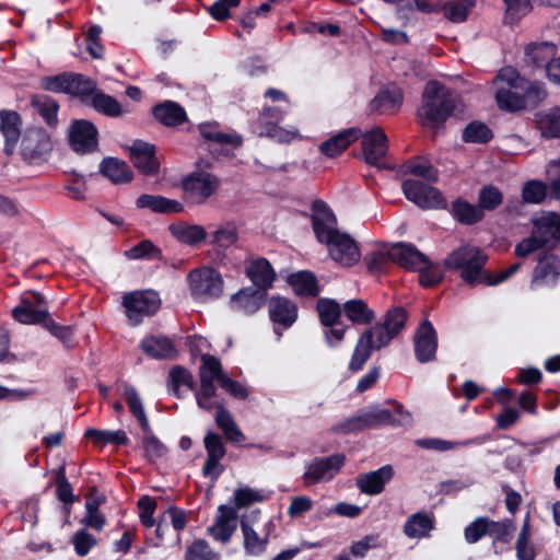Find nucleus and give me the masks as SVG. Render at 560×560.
I'll use <instances>...</instances> for the list:
<instances>
[{
  "label": "nucleus",
  "mask_w": 560,
  "mask_h": 560,
  "mask_svg": "<svg viewBox=\"0 0 560 560\" xmlns=\"http://www.w3.org/2000/svg\"><path fill=\"white\" fill-rule=\"evenodd\" d=\"M311 219L317 241L327 245L329 255L336 262L350 267L360 260L357 243L350 235L337 229V219L326 202H313Z\"/></svg>",
  "instance_id": "f257e3e1"
},
{
  "label": "nucleus",
  "mask_w": 560,
  "mask_h": 560,
  "mask_svg": "<svg viewBox=\"0 0 560 560\" xmlns=\"http://www.w3.org/2000/svg\"><path fill=\"white\" fill-rule=\"evenodd\" d=\"M406 322L407 311L405 308L394 307L388 310L383 323L365 329L360 336L349 363V369L352 372L362 370L370 359L372 350H380L388 346L405 328Z\"/></svg>",
  "instance_id": "f03ea898"
},
{
  "label": "nucleus",
  "mask_w": 560,
  "mask_h": 560,
  "mask_svg": "<svg viewBox=\"0 0 560 560\" xmlns=\"http://www.w3.org/2000/svg\"><path fill=\"white\" fill-rule=\"evenodd\" d=\"M458 95L436 81H430L422 93V105L418 109L421 124L436 128L450 117L457 107Z\"/></svg>",
  "instance_id": "7ed1b4c3"
},
{
  "label": "nucleus",
  "mask_w": 560,
  "mask_h": 560,
  "mask_svg": "<svg viewBox=\"0 0 560 560\" xmlns=\"http://www.w3.org/2000/svg\"><path fill=\"white\" fill-rule=\"evenodd\" d=\"M487 260V254L479 247L463 245L446 257L445 266L459 271L462 280L475 287L487 284L488 271L485 269Z\"/></svg>",
  "instance_id": "20e7f679"
},
{
  "label": "nucleus",
  "mask_w": 560,
  "mask_h": 560,
  "mask_svg": "<svg viewBox=\"0 0 560 560\" xmlns=\"http://www.w3.org/2000/svg\"><path fill=\"white\" fill-rule=\"evenodd\" d=\"M560 242V213L546 212L533 220V232L517 244L515 254L526 257L533 252Z\"/></svg>",
  "instance_id": "39448f33"
},
{
  "label": "nucleus",
  "mask_w": 560,
  "mask_h": 560,
  "mask_svg": "<svg viewBox=\"0 0 560 560\" xmlns=\"http://www.w3.org/2000/svg\"><path fill=\"white\" fill-rule=\"evenodd\" d=\"M13 318L24 325L42 324L52 336L58 338L66 347H71V326H60L51 317L48 310L30 307L27 301L12 310Z\"/></svg>",
  "instance_id": "423d86ee"
},
{
  "label": "nucleus",
  "mask_w": 560,
  "mask_h": 560,
  "mask_svg": "<svg viewBox=\"0 0 560 560\" xmlns=\"http://www.w3.org/2000/svg\"><path fill=\"white\" fill-rule=\"evenodd\" d=\"M191 295L199 301L219 298L223 292V279L213 268L195 269L188 275Z\"/></svg>",
  "instance_id": "0eeeda50"
},
{
  "label": "nucleus",
  "mask_w": 560,
  "mask_h": 560,
  "mask_svg": "<svg viewBox=\"0 0 560 560\" xmlns=\"http://www.w3.org/2000/svg\"><path fill=\"white\" fill-rule=\"evenodd\" d=\"M345 460V455L340 453L316 457L306 465L302 479L306 486L329 481L339 472Z\"/></svg>",
  "instance_id": "6e6552de"
},
{
  "label": "nucleus",
  "mask_w": 560,
  "mask_h": 560,
  "mask_svg": "<svg viewBox=\"0 0 560 560\" xmlns=\"http://www.w3.org/2000/svg\"><path fill=\"white\" fill-rule=\"evenodd\" d=\"M220 179L208 172L198 171L183 180V189L198 205L205 203L219 188Z\"/></svg>",
  "instance_id": "1a4fd4ad"
},
{
  "label": "nucleus",
  "mask_w": 560,
  "mask_h": 560,
  "mask_svg": "<svg viewBox=\"0 0 560 560\" xmlns=\"http://www.w3.org/2000/svg\"><path fill=\"white\" fill-rule=\"evenodd\" d=\"M401 189L405 197L422 209L442 208L445 200L435 187L417 179H406Z\"/></svg>",
  "instance_id": "9d476101"
},
{
  "label": "nucleus",
  "mask_w": 560,
  "mask_h": 560,
  "mask_svg": "<svg viewBox=\"0 0 560 560\" xmlns=\"http://www.w3.org/2000/svg\"><path fill=\"white\" fill-rule=\"evenodd\" d=\"M122 303L132 325H138L144 316L153 315L160 307V299L153 291L126 294Z\"/></svg>",
  "instance_id": "9b49d317"
},
{
  "label": "nucleus",
  "mask_w": 560,
  "mask_h": 560,
  "mask_svg": "<svg viewBox=\"0 0 560 560\" xmlns=\"http://www.w3.org/2000/svg\"><path fill=\"white\" fill-rule=\"evenodd\" d=\"M69 142L78 153H91L98 147L97 129L89 120H74L69 128Z\"/></svg>",
  "instance_id": "f8f14e48"
},
{
  "label": "nucleus",
  "mask_w": 560,
  "mask_h": 560,
  "mask_svg": "<svg viewBox=\"0 0 560 560\" xmlns=\"http://www.w3.org/2000/svg\"><path fill=\"white\" fill-rule=\"evenodd\" d=\"M413 350L416 359L420 363H428L435 360L438 334L430 320L424 319L417 328L413 336Z\"/></svg>",
  "instance_id": "ddd939ff"
},
{
  "label": "nucleus",
  "mask_w": 560,
  "mask_h": 560,
  "mask_svg": "<svg viewBox=\"0 0 560 560\" xmlns=\"http://www.w3.org/2000/svg\"><path fill=\"white\" fill-rule=\"evenodd\" d=\"M50 137L43 128L27 129L21 143V153L30 162L45 158L51 151Z\"/></svg>",
  "instance_id": "4468645a"
},
{
  "label": "nucleus",
  "mask_w": 560,
  "mask_h": 560,
  "mask_svg": "<svg viewBox=\"0 0 560 560\" xmlns=\"http://www.w3.org/2000/svg\"><path fill=\"white\" fill-rule=\"evenodd\" d=\"M205 448L207 451V460L202 468V474L206 477H212L217 480L223 471V466L220 460L225 455V447L221 436L213 432H208L203 440Z\"/></svg>",
  "instance_id": "2eb2a0df"
},
{
  "label": "nucleus",
  "mask_w": 560,
  "mask_h": 560,
  "mask_svg": "<svg viewBox=\"0 0 560 560\" xmlns=\"http://www.w3.org/2000/svg\"><path fill=\"white\" fill-rule=\"evenodd\" d=\"M361 147L364 161L378 166L380 160L387 152V137L381 128H374L362 135Z\"/></svg>",
  "instance_id": "dca6fc26"
},
{
  "label": "nucleus",
  "mask_w": 560,
  "mask_h": 560,
  "mask_svg": "<svg viewBox=\"0 0 560 560\" xmlns=\"http://www.w3.org/2000/svg\"><path fill=\"white\" fill-rule=\"evenodd\" d=\"M130 159L133 166L147 176H153L159 173V162L155 156L154 145L143 142L135 141L130 147Z\"/></svg>",
  "instance_id": "f3484780"
},
{
  "label": "nucleus",
  "mask_w": 560,
  "mask_h": 560,
  "mask_svg": "<svg viewBox=\"0 0 560 560\" xmlns=\"http://www.w3.org/2000/svg\"><path fill=\"white\" fill-rule=\"evenodd\" d=\"M237 528V511L226 505L219 506V515L215 523L208 528L209 535L214 539L226 544Z\"/></svg>",
  "instance_id": "a211bd4d"
},
{
  "label": "nucleus",
  "mask_w": 560,
  "mask_h": 560,
  "mask_svg": "<svg viewBox=\"0 0 560 560\" xmlns=\"http://www.w3.org/2000/svg\"><path fill=\"white\" fill-rule=\"evenodd\" d=\"M393 262L408 270L416 271L420 266L428 264V257L409 243H396L390 246Z\"/></svg>",
  "instance_id": "6ab92c4d"
},
{
  "label": "nucleus",
  "mask_w": 560,
  "mask_h": 560,
  "mask_svg": "<svg viewBox=\"0 0 560 560\" xmlns=\"http://www.w3.org/2000/svg\"><path fill=\"white\" fill-rule=\"evenodd\" d=\"M268 311L273 324L284 329L291 327L298 318L296 305L287 298L272 296L268 303Z\"/></svg>",
  "instance_id": "aec40b11"
},
{
  "label": "nucleus",
  "mask_w": 560,
  "mask_h": 560,
  "mask_svg": "<svg viewBox=\"0 0 560 560\" xmlns=\"http://www.w3.org/2000/svg\"><path fill=\"white\" fill-rule=\"evenodd\" d=\"M560 277V261L558 256L551 253L539 258L534 269L532 285L555 284Z\"/></svg>",
  "instance_id": "412c9836"
},
{
  "label": "nucleus",
  "mask_w": 560,
  "mask_h": 560,
  "mask_svg": "<svg viewBox=\"0 0 560 560\" xmlns=\"http://www.w3.org/2000/svg\"><path fill=\"white\" fill-rule=\"evenodd\" d=\"M266 292L254 287L240 290L231 298V307L250 315L257 312L266 301Z\"/></svg>",
  "instance_id": "4be33fe9"
},
{
  "label": "nucleus",
  "mask_w": 560,
  "mask_h": 560,
  "mask_svg": "<svg viewBox=\"0 0 560 560\" xmlns=\"http://www.w3.org/2000/svg\"><path fill=\"white\" fill-rule=\"evenodd\" d=\"M394 471L390 465H385L377 470L370 471L357 479V486L362 493L375 495L381 493L385 485L393 478Z\"/></svg>",
  "instance_id": "5701e85b"
},
{
  "label": "nucleus",
  "mask_w": 560,
  "mask_h": 560,
  "mask_svg": "<svg viewBox=\"0 0 560 560\" xmlns=\"http://www.w3.org/2000/svg\"><path fill=\"white\" fill-rule=\"evenodd\" d=\"M142 351L158 360H172L176 357V348L165 336H148L140 343Z\"/></svg>",
  "instance_id": "b1692460"
},
{
  "label": "nucleus",
  "mask_w": 560,
  "mask_h": 560,
  "mask_svg": "<svg viewBox=\"0 0 560 560\" xmlns=\"http://www.w3.org/2000/svg\"><path fill=\"white\" fill-rule=\"evenodd\" d=\"M402 103V91L396 85L382 89L370 102L372 112L394 113Z\"/></svg>",
  "instance_id": "393cba45"
},
{
  "label": "nucleus",
  "mask_w": 560,
  "mask_h": 560,
  "mask_svg": "<svg viewBox=\"0 0 560 560\" xmlns=\"http://www.w3.org/2000/svg\"><path fill=\"white\" fill-rule=\"evenodd\" d=\"M0 131L5 139L4 152L13 153L21 136V117L16 112L0 113Z\"/></svg>",
  "instance_id": "a878e982"
},
{
  "label": "nucleus",
  "mask_w": 560,
  "mask_h": 560,
  "mask_svg": "<svg viewBox=\"0 0 560 560\" xmlns=\"http://www.w3.org/2000/svg\"><path fill=\"white\" fill-rule=\"evenodd\" d=\"M154 118L166 127H176L187 120V115L178 103L165 101L152 109Z\"/></svg>",
  "instance_id": "bb28decb"
},
{
  "label": "nucleus",
  "mask_w": 560,
  "mask_h": 560,
  "mask_svg": "<svg viewBox=\"0 0 560 560\" xmlns=\"http://www.w3.org/2000/svg\"><path fill=\"white\" fill-rule=\"evenodd\" d=\"M136 206L139 209H150L156 213H178L184 210V206L177 200L149 194L139 196Z\"/></svg>",
  "instance_id": "cd10ccee"
},
{
  "label": "nucleus",
  "mask_w": 560,
  "mask_h": 560,
  "mask_svg": "<svg viewBox=\"0 0 560 560\" xmlns=\"http://www.w3.org/2000/svg\"><path fill=\"white\" fill-rule=\"evenodd\" d=\"M100 172L113 184H125L132 179V171L125 161L105 158L100 164Z\"/></svg>",
  "instance_id": "c85d7f7f"
},
{
  "label": "nucleus",
  "mask_w": 560,
  "mask_h": 560,
  "mask_svg": "<svg viewBox=\"0 0 560 560\" xmlns=\"http://www.w3.org/2000/svg\"><path fill=\"white\" fill-rule=\"evenodd\" d=\"M247 275L255 284V289L266 292L272 285L276 273L270 262L265 258L254 260L247 268Z\"/></svg>",
  "instance_id": "c756f323"
},
{
  "label": "nucleus",
  "mask_w": 560,
  "mask_h": 560,
  "mask_svg": "<svg viewBox=\"0 0 560 560\" xmlns=\"http://www.w3.org/2000/svg\"><path fill=\"white\" fill-rule=\"evenodd\" d=\"M555 56L556 45L548 42L529 44L525 49V62L536 68H544V70Z\"/></svg>",
  "instance_id": "7c9ffc66"
},
{
  "label": "nucleus",
  "mask_w": 560,
  "mask_h": 560,
  "mask_svg": "<svg viewBox=\"0 0 560 560\" xmlns=\"http://www.w3.org/2000/svg\"><path fill=\"white\" fill-rule=\"evenodd\" d=\"M215 423L222 430L228 441L240 444L245 441V435L236 424L231 412L224 405H217Z\"/></svg>",
  "instance_id": "2f4dec72"
},
{
  "label": "nucleus",
  "mask_w": 560,
  "mask_h": 560,
  "mask_svg": "<svg viewBox=\"0 0 560 560\" xmlns=\"http://www.w3.org/2000/svg\"><path fill=\"white\" fill-rule=\"evenodd\" d=\"M241 528L244 537V550L247 555L258 556L266 550L269 534L267 533L264 537H259L257 532L249 525V517L242 516Z\"/></svg>",
  "instance_id": "473e14b6"
},
{
  "label": "nucleus",
  "mask_w": 560,
  "mask_h": 560,
  "mask_svg": "<svg viewBox=\"0 0 560 560\" xmlns=\"http://www.w3.org/2000/svg\"><path fill=\"white\" fill-rule=\"evenodd\" d=\"M171 234L180 243L195 246L207 237V232L201 225L184 222L173 223L168 228Z\"/></svg>",
  "instance_id": "72a5a7b5"
},
{
  "label": "nucleus",
  "mask_w": 560,
  "mask_h": 560,
  "mask_svg": "<svg viewBox=\"0 0 560 560\" xmlns=\"http://www.w3.org/2000/svg\"><path fill=\"white\" fill-rule=\"evenodd\" d=\"M198 130L201 137L207 140L218 144H230L234 148H237L242 144V137L236 133H226L222 132L219 129V124L213 122H202L198 126Z\"/></svg>",
  "instance_id": "f704fd0d"
},
{
  "label": "nucleus",
  "mask_w": 560,
  "mask_h": 560,
  "mask_svg": "<svg viewBox=\"0 0 560 560\" xmlns=\"http://www.w3.org/2000/svg\"><path fill=\"white\" fill-rule=\"evenodd\" d=\"M31 105L49 127L58 125L59 104L56 100L45 94H35L32 96Z\"/></svg>",
  "instance_id": "c9c22d12"
},
{
  "label": "nucleus",
  "mask_w": 560,
  "mask_h": 560,
  "mask_svg": "<svg viewBox=\"0 0 560 560\" xmlns=\"http://www.w3.org/2000/svg\"><path fill=\"white\" fill-rule=\"evenodd\" d=\"M88 104L97 113L108 117H119L125 110L120 103L112 95L105 94L103 91L96 90Z\"/></svg>",
  "instance_id": "e433bc0d"
},
{
  "label": "nucleus",
  "mask_w": 560,
  "mask_h": 560,
  "mask_svg": "<svg viewBox=\"0 0 560 560\" xmlns=\"http://www.w3.org/2000/svg\"><path fill=\"white\" fill-rule=\"evenodd\" d=\"M288 283L293 288L295 294L304 296H316L319 293L317 279L310 271H299L288 277Z\"/></svg>",
  "instance_id": "4c0bfd02"
},
{
  "label": "nucleus",
  "mask_w": 560,
  "mask_h": 560,
  "mask_svg": "<svg viewBox=\"0 0 560 560\" xmlns=\"http://www.w3.org/2000/svg\"><path fill=\"white\" fill-rule=\"evenodd\" d=\"M121 390L131 415L137 418L143 431H149L150 423L137 389L132 385L124 383L121 384Z\"/></svg>",
  "instance_id": "58836bf2"
},
{
  "label": "nucleus",
  "mask_w": 560,
  "mask_h": 560,
  "mask_svg": "<svg viewBox=\"0 0 560 560\" xmlns=\"http://www.w3.org/2000/svg\"><path fill=\"white\" fill-rule=\"evenodd\" d=\"M349 320L357 325H368L375 318V313L361 299L349 300L343 304Z\"/></svg>",
  "instance_id": "ea45409f"
},
{
  "label": "nucleus",
  "mask_w": 560,
  "mask_h": 560,
  "mask_svg": "<svg viewBox=\"0 0 560 560\" xmlns=\"http://www.w3.org/2000/svg\"><path fill=\"white\" fill-rule=\"evenodd\" d=\"M201 362L199 368L200 385H211L214 384V381L221 385V378L225 375L221 362L211 354H202Z\"/></svg>",
  "instance_id": "a19ab883"
},
{
  "label": "nucleus",
  "mask_w": 560,
  "mask_h": 560,
  "mask_svg": "<svg viewBox=\"0 0 560 560\" xmlns=\"http://www.w3.org/2000/svg\"><path fill=\"white\" fill-rule=\"evenodd\" d=\"M433 528V520L423 512L412 514L404 525V533L409 538H421Z\"/></svg>",
  "instance_id": "79ce46f5"
},
{
  "label": "nucleus",
  "mask_w": 560,
  "mask_h": 560,
  "mask_svg": "<svg viewBox=\"0 0 560 560\" xmlns=\"http://www.w3.org/2000/svg\"><path fill=\"white\" fill-rule=\"evenodd\" d=\"M357 129L345 130L320 144V151L329 158H334L346 150L357 139Z\"/></svg>",
  "instance_id": "37998d69"
},
{
  "label": "nucleus",
  "mask_w": 560,
  "mask_h": 560,
  "mask_svg": "<svg viewBox=\"0 0 560 560\" xmlns=\"http://www.w3.org/2000/svg\"><path fill=\"white\" fill-rule=\"evenodd\" d=\"M520 90H514L505 86L498 88L495 92V100L498 106L501 109L508 112H515L526 107V100L518 92Z\"/></svg>",
  "instance_id": "c03bdc74"
},
{
  "label": "nucleus",
  "mask_w": 560,
  "mask_h": 560,
  "mask_svg": "<svg viewBox=\"0 0 560 560\" xmlns=\"http://www.w3.org/2000/svg\"><path fill=\"white\" fill-rule=\"evenodd\" d=\"M361 428L364 430L374 429L387 424L392 420V412L378 406L370 407L358 412Z\"/></svg>",
  "instance_id": "a18cd8bd"
},
{
  "label": "nucleus",
  "mask_w": 560,
  "mask_h": 560,
  "mask_svg": "<svg viewBox=\"0 0 560 560\" xmlns=\"http://www.w3.org/2000/svg\"><path fill=\"white\" fill-rule=\"evenodd\" d=\"M452 213L457 221L468 225L475 224L483 218L478 205L475 206L462 199L454 201Z\"/></svg>",
  "instance_id": "49530a36"
},
{
  "label": "nucleus",
  "mask_w": 560,
  "mask_h": 560,
  "mask_svg": "<svg viewBox=\"0 0 560 560\" xmlns=\"http://www.w3.org/2000/svg\"><path fill=\"white\" fill-rule=\"evenodd\" d=\"M400 173L402 175H415L427 179L428 182L438 180V171L427 161L420 159L409 160L401 165Z\"/></svg>",
  "instance_id": "de8ad7c7"
},
{
  "label": "nucleus",
  "mask_w": 560,
  "mask_h": 560,
  "mask_svg": "<svg viewBox=\"0 0 560 560\" xmlns=\"http://www.w3.org/2000/svg\"><path fill=\"white\" fill-rule=\"evenodd\" d=\"M475 7V0H453L446 2L442 10L444 16L453 23L464 22L470 10Z\"/></svg>",
  "instance_id": "09e8293b"
},
{
  "label": "nucleus",
  "mask_w": 560,
  "mask_h": 560,
  "mask_svg": "<svg viewBox=\"0 0 560 560\" xmlns=\"http://www.w3.org/2000/svg\"><path fill=\"white\" fill-rule=\"evenodd\" d=\"M85 438L94 443L115 445H125L129 441L124 430L109 431L91 428L85 431Z\"/></svg>",
  "instance_id": "8fccbe9b"
},
{
  "label": "nucleus",
  "mask_w": 560,
  "mask_h": 560,
  "mask_svg": "<svg viewBox=\"0 0 560 560\" xmlns=\"http://www.w3.org/2000/svg\"><path fill=\"white\" fill-rule=\"evenodd\" d=\"M96 90V83L92 79L80 73H70L68 94L91 98Z\"/></svg>",
  "instance_id": "3c124183"
},
{
  "label": "nucleus",
  "mask_w": 560,
  "mask_h": 560,
  "mask_svg": "<svg viewBox=\"0 0 560 560\" xmlns=\"http://www.w3.org/2000/svg\"><path fill=\"white\" fill-rule=\"evenodd\" d=\"M317 312L319 315L320 323L324 326L339 325V318L341 316L340 305L329 299H319L317 301Z\"/></svg>",
  "instance_id": "603ef678"
},
{
  "label": "nucleus",
  "mask_w": 560,
  "mask_h": 560,
  "mask_svg": "<svg viewBox=\"0 0 560 560\" xmlns=\"http://www.w3.org/2000/svg\"><path fill=\"white\" fill-rule=\"evenodd\" d=\"M503 202V194L493 185L483 186L478 195V207L481 212L494 211Z\"/></svg>",
  "instance_id": "864d4df0"
},
{
  "label": "nucleus",
  "mask_w": 560,
  "mask_h": 560,
  "mask_svg": "<svg viewBox=\"0 0 560 560\" xmlns=\"http://www.w3.org/2000/svg\"><path fill=\"white\" fill-rule=\"evenodd\" d=\"M238 240V230L233 223H226L212 233L211 244L218 248L226 249Z\"/></svg>",
  "instance_id": "5fc2aeb1"
},
{
  "label": "nucleus",
  "mask_w": 560,
  "mask_h": 560,
  "mask_svg": "<svg viewBox=\"0 0 560 560\" xmlns=\"http://www.w3.org/2000/svg\"><path fill=\"white\" fill-rule=\"evenodd\" d=\"M143 432L142 446L144 456L151 463L156 462L166 454L167 447L152 433L150 425L149 431Z\"/></svg>",
  "instance_id": "6e6d98bb"
},
{
  "label": "nucleus",
  "mask_w": 560,
  "mask_h": 560,
  "mask_svg": "<svg viewBox=\"0 0 560 560\" xmlns=\"http://www.w3.org/2000/svg\"><path fill=\"white\" fill-rule=\"evenodd\" d=\"M493 137L489 127L480 121H471L463 131V140L471 143H487Z\"/></svg>",
  "instance_id": "4d7b16f0"
},
{
  "label": "nucleus",
  "mask_w": 560,
  "mask_h": 560,
  "mask_svg": "<svg viewBox=\"0 0 560 560\" xmlns=\"http://www.w3.org/2000/svg\"><path fill=\"white\" fill-rule=\"evenodd\" d=\"M538 124L542 136L548 138H560L559 108H552L549 112L540 115Z\"/></svg>",
  "instance_id": "13d9d810"
},
{
  "label": "nucleus",
  "mask_w": 560,
  "mask_h": 560,
  "mask_svg": "<svg viewBox=\"0 0 560 560\" xmlns=\"http://www.w3.org/2000/svg\"><path fill=\"white\" fill-rule=\"evenodd\" d=\"M548 195V185L535 179L526 182L522 190V198L527 203H540Z\"/></svg>",
  "instance_id": "bf43d9fd"
},
{
  "label": "nucleus",
  "mask_w": 560,
  "mask_h": 560,
  "mask_svg": "<svg viewBox=\"0 0 560 560\" xmlns=\"http://www.w3.org/2000/svg\"><path fill=\"white\" fill-rule=\"evenodd\" d=\"M368 269L371 273L377 275L385 270L392 260L390 247L373 250L364 257Z\"/></svg>",
  "instance_id": "052dcab7"
},
{
  "label": "nucleus",
  "mask_w": 560,
  "mask_h": 560,
  "mask_svg": "<svg viewBox=\"0 0 560 560\" xmlns=\"http://www.w3.org/2000/svg\"><path fill=\"white\" fill-rule=\"evenodd\" d=\"M515 526L512 521L504 520L502 522H495L488 518V536L494 538V541L508 544L513 536Z\"/></svg>",
  "instance_id": "680f3d73"
},
{
  "label": "nucleus",
  "mask_w": 560,
  "mask_h": 560,
  "mask_svg": "<svg viewBox=\"0 0 560 560\" xmlns=\"http://www.w3.org/2000/svg\"><path fill=\"white\" fill-rule=\"evenodd\" d=\"M126 256L130 259H159L161 257V250L151 241L143 240L128 249Z\"/></svg>",
  "instance_id": "e2e57ef3"
},
{
  "label": "nucleus",
  "mask_w": 560,
  "mask_h": 560,
  "mask_svg": "<svg viewBox=\"0 0 560 560\" xmlns=\"http://www.w3.org/2000/svg\"><path fill=\"white\" fill-rule=\"evenodd\" d=\"M494 84L505 83V88L514 90H524L527 80L522 78L520 73L512 67L502 68L493 80Z\"/></svg>",
  "instance_id": "0e129e2a"
},
{
  "label": "nucleus",
  "mask_w": 560,
  "mask_h": 560,
  "mask_svg": "<svg viewBox=\"0 0 560 560\" xmlns=\"http://www.w3.org/2000/svg\"><path fill=\"white\" fill-rule=\"evenodd\" d=\"M70 72L43 77L39 81L40 89L54 93H67L69 90Z\"/></svg>",
  "instance_id": "69168bd1"
},
{
  "label": "nucleus",
  "mask_w": 560,
  "mask_h": 560,
  "mask_svg": "<svg viewBox=\"0 0 560 560\" xmlns=\"http://www.w3.org/2000/svg\"><path fill=\"white\" fill-rule=\"evenodd\" d=\"M71 542L75 553L80 557H84L97 544V539L86 529H80L71 537Z\"/></svg>",
  "instance_id": "338daca9"
},
{
  "label": "nucleus",
  "mask_w": 560,
  "mask_h": 560,
  "mask_svg": "<svg viewBox=\"0 0 560 560\" xmlns=\"http://www.w3.org/2000/svg\"><path fill=\"white\" fill-rule=\"evenodd\" d=\"M186 560H219V556L209 548L206 540L199 539L187 549Z\"/></svg>",
  "instance_id": "774afa93"
}]
</instances>
